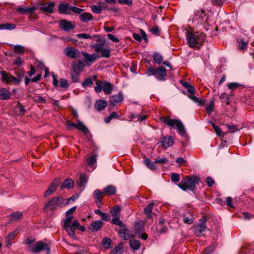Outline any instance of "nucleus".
<instances>
[{
    "label": "nucleus",
    "instance_id": "1",
    "mask_svg": "<svg viewBox=\"0 0 254 254\" xmlns=\"http://www.w3.org/2000/svg\"><path fill=\"white\" fill-rule=\"evenodd\" d=\"M160 120L162 123L170 127L176 128L178 132L181 135H184L186 134L185 127L181 121L172 119L169 117H161Z\"/></svg>",
    "mask_w": 254,
    "mask_h": 254
},
{
    "label": "nucleus",
    "instance_id": "2",
    "mask_svg": "<svg viewBox=\"0 0 254 254\" xmlns=\"http://www.w3.org/2000/svg\"><path fill=\"white\" fill-rule=\"evenodd\" d=\"M200 178L195 176H190L183 178L178 186L182 190L186 191L190 190L193 191L195 188V185L200 182Z\"/></svg>",
    "mask_w": 254,
    "mask_h": 254
},
{
    "label": "nucleus",
    "instance_id": "3",
    "mask_svg": "<svg viewBox=\"0 0 254 254\" xmlns=\"http://www.w3.org/2000/svg\"><path fill=\"white\" fill-rule=\"evenodd\" d=\"M186 37L187 43L191 48L195 47L197 44H201L205 40V35L203 33L188 32Z\"/></svg>",
    "mask_w": 254,
    "mask_h": 254
},
{
    "label": "nucleus",
    "instance_id": "4",
    "mask_svg": "<svg viewBox=\"0 0 254 254\" xmlns=\"http://www.w3.org/2000/svg\"><path fill=\"white\" fill-rule=\"evenodd\" d=\"M72 220L71 217H69L65 218L63 227L68 235L72 238L74 239L75 238V231L77 227L79 226V223L76 220L71 222Z\"/></svg>",
    "mask_w": 254,
    "mask_h": 254
},
{
    "label": "nucleus",
    "instance_id": "5",
    "mask_svg": "<svg viewBox=\"0 0 254 254\" xmlns=\"http://www.w3.org/2000/svg\"><path fill=\"white\" fill-rule=\"evenodd\" d=\"M105 40L102 42L101 43L95 44L93 47L95 49V51L98 54L100 55L99 56L100 57H104L108 58L110 57L111 50L110 48H107L105 47Z\"/></svg>",
    "mask_w": 254,
    "mask_h": 254
},
{
    "label": "nucleus",
    "instance_id": "6",
    "mask_svg": "<svg viewBox=\"0 0 254 254\" xmlns=\"http://www.w3.org/2000/svg\"><path fill=\"white\" fill-rule=\"evenodd\" d=\"M64 201V199L62 197L59 196L54 197L50 199L46 205L45 209L54 210L56 209L58 207L62 205Z\"/></svg>",
    "mask_w": 254,
    "mask_h": 254
},
{
    "label": "nucleus",
    "instance_id": "7",
    "mask_svg": "<svg viewBox=\"0 0 254 254\" xmlns=\"http://www.w3.org/2000/svg\"><path fill=\"white\" fill-rule=\"evenodd\" d=\"M1 76V80L7 83H12L15 84H18L20 80L12 75L11 74L6 72L5 71L1 70L0 72Z\"/></svg>",
    "mask_w": 254,
    "mask_h": 254
},
{
    "label": "nucleus",
    "instance_id": "8",
    "mask_svg": "<svg viewBox=\"0 0 254 254\" xmlns=\"http://www.w3.org/2000/svg\"><path fill=\"white\" fill-rule=\"evenodd\" d=\"M42 251H46L48 254L50 252V247L48 244L41 241H39L35 247L29 249V251L33 253H38Z\"/></svg>",
    "mask_w": 254,
    "mask_h": 254
},
{
    "label": "nucleus",
    "instance_id": "9",
    "mask_svg": "<svg viewBox=\"0 0 254 254\" xmlns=\"http://www.w3.org/2000/svg\"><path fill=\"white\" fill-rule=\"evenodd\" d=\"M64 53L67 57L71 59H76L81 56V53L78 50L70 47H66Z\"/></svg>",
    "mask_w": 254,
    "mask_h": 254
},
{
    "label": "nucleus",
    "instance_id": "10",
    "mask_svg": "<svg viewBox=\"0 0 254 254\" xmlns=\"http://www.w3.org/2000/svg\"><path fill=\"white\" fill-rule=\"evenodd\" d=\"M195 234L197 236H203L206 231V223L202 222L193 226Z\"/></svg>",
    "mask_w": 254,
    "mask_h": 254
},
{
    "label": "nucleus",
    "instance_id": "11",
    "mask_svg": "<svg viewBox=\"0 0 254 254\" xmlns=\"http://www.w3.org/2000/svg\"><path fill=\"white\" fill-rule=\"evenodd\" d=\"M59 26L60 28L63 29L64 31H68L75 27V24L74 22L63 19L60 21Z\"/></svg>",
    "mask_w": 254,
    "mask_h": 254
},
{
    "label": "nucleus",
    "instance_id": "12",
    "mask_svg": "<svg viewBox=\"0 0 254 254\" xmlns=\"http://www.w3.org/2000/svg\"><path fill=\"white\" fill-rule=\"evenodd\" d=\"M81 53L84 58V62L87 65H90L99 58V56L96 54L90 55L87 53L83 52H82Z\"/></svg>",
    "mask_w": 254,
    "mask_h": 254
},
{
    "label": "nucleus",
    "instance_id": "13",
    "mask_svg": "<svg viewBox=\"0 0 254 254\" xmlns=\"http://www.w3.org/2000/svg\"><path fill=\"white\" fill-rule=\"evenodd\" d=\"M159 143L164 148L166 149L173 145L174 139L170 136H166L160 139Z\"/></svg>",
    "mask_w": 254,
    "mask_h": 254
},
{
    "label": "nucleus",
    "instance_id": "14",
    "mask_svg": "<svg viewBox=\"0 0 254 254\" xmlns=\"http://www.w3.org/2000/svg\"><path fill=\"white\" fill-rule=\"evenodd\" d=\"M60 181L55 179L50 185L49 189L45 191L44 196L47 197L52 194L57 189Z\"/></svg>",
    "mask_w": 254,
    "mask_h": 254
},
{
    "label": "nucleus",
    "instance_id": "15",
    "mask_svg": "<svg viewBox=\"0 0 254 254\" xmlns=\"http://www.w3.org/2000/svg\"><path fill=\"white\" fill-rule=\"evenodd\" d=\"M72 67L74 72L76 74H79L83 71L85 65L81 61H75L72 64Z\"/></svg>",
    "mask_w": 254,
    "mask_h": 254
},
{
    "label": "nucleus",
    "instance_id": "16",
    "mask_svg": "<svg viewBox=\"0 0 254 254\" xmlns=\"http://www.w3.org/2000/svg\"><path fill=\"white\" fill-rule=\"evenodd\" d=\"M35 10L34 7L23 8L20 6L16 7V11L20 14H25L27 13H32Z\"/></svg>",
    "mask_w": 254,
    "mask_h": 254
},
{
    "label": "nucleus",
    "instance_id": "17",
    "mask_svg": "<svg viewBox=\"0 0 254 254\" xmlns=\"http://www.w3.org/2000/svg\"><path fill=\"white\" fill-rule=\"evenodd\" d=\"M102 226L103 223L101 221H94L90 224L89 229L93 232H97Z\"/></svg>",
    "mask_w": 254,
    "mask_h": 254
},
{
    "label": "nucleus",
    "instance_id": "18",
    "mask_svg": "<svg viewBox=\"0 0 254 254\" xmlns=\"http://www.w3.org/2000/svg\"><path fill=\"white\" fill-rule=\"evenodd\" d=\"M74 182L70 178L66 179L63 183L61 189L66 188L67 189H70L73 188Z\"/></svg>",
    "mask_w": 254,
    "mask_h": 254
},
{
    "label": "nucleus",
    "instance_id": "19",
    "mask_svg": "<svg viewBox=\"0 0 254 254\" xmlns=\"http://www.w3.org/2000/svg\"><path fill=\"white\" fill-rule=\"evenodd\" d=\"M116 192V188L112 185H109L103 190V192L106 195H110L114 194Z\"/></svg>",
    "mask_w": 254,
    "mask_h": 254
},
{
    "label": "nucleus",
    "instance_id": "20",
    "mask_svg": "<svg viewBox=\"0 0 254 254\" xmlns=\"http://www.w3.org/2000/svg\"><path fill=\"white\" fill-rule=\"evenodd\" d=\"M10 97V93L6 88H2L0 89V99L7 100Z\"/></svg>",
    "mask_w": 254,
    "mask_h": 254
},
{
    "label": "nucleus",
    "instance_id": "21",
    "mask_svg": "<svg viewBox=\"0 0 254 254\" xmlns=\"http://www.w3.org/2000/svg\"><path fill=\"white\" fill-rule=\"evenodd\" d=\"M154 205V203L153 202H151L148 203L144 208V212L148 218H151L152 217L151 213Z\"/></svg>",
    "mask_w": 254,
    "mask_h": 254
},
{
    "label": "nucleus",
    "instance_id": "22",
    "mask_svg": "<svg viewBox=\"0 0 254 254\" xmlns=\"http://www.w3.org/2000/svg\"><path fill=\"white\" fill-rule=\"evenodd\" d=\"M123 93H119L118 94L112 96L111 102L113 105H114L116 103L122 102L123 100Z\"/></svg>",
    "mask_w": 254,
    "mask_h": 254
},
{
    "label": "nucleus",
    "instance_id": "23",
    "mask_svg": "<svg viewBox=\"0 0 254 254\" xmlns=\"http://www.w3.org/2000/svg\"><path fill=\"white\" fill-rule=\"evenodd\" d=\"M107 105V103L106 101L100 100L96 102L95 107L97 111H100L103 110Z\"/></svg>",
    "mask_w": 254,
    "mask_h": 254
},
{
    "label": "nucleus",
    "instance_id": "24",
    "mask_svg": "<svg viewBox=\"0 0 254 254\" xmlns=\"http://www.w3.org/2000/svg\"><path fill=\"white\" fill-rule=\"evenodd\" d=\"M25 108L20 104H18L14 108V112L19 116L23 115L25 114Z\"/></svg>",
    "mask_w": 254,
    "mask_h": 254
},
{
    "label": "nucleus",
    "instance_id": "25",
    "mask_svg": "<svg viewBox=\"0 0 254 254\" xmlns=\"http://www.w3.org/2000/svg\"><path fill=\"white\" fill-rule=\"evenodd\" d=\"M183 221L187 224H192L193 221V217L190 213L188 212L184 215Z\"/></svg>",
    "mask_w": 254,
    "mask_h": 254
},
{
    "label": "nucleus",
    "instance_id": "26",
    "mask_svg": "<svg viewBox=\"0 0 254 254\" xmlns=\"http://www.w3.org/2000/svg\"><path fill=\"white\" fill-rule=\"evenodd\" d=\"M112 85L107 82H104L103 86V90L104 92L107 94H110L112 91Z\"/></svg>",
    "mask_w": 254,
    "mask_h": 254
},
{
    "label": "nucleus",
    "instance_id": "27",
    "mask_svg": "<svg viewBox=\"0 0 254 254\" xmlns=\"http://www.w3.org/2000/svg\"><path fill=\"white\" fill-rule=\"evenodd\" d=\"M80 18L82 22H86L91 20L93 16L90 13L85 12L80 15Z\"/></svg>",
    "mask_w": 254,
    "mask_h": 254
},
{
    "label": "nucleus",
    "instance_id": "28",
    "mask_svg": "<svg viewBox=\"0 0 254 254\" xmlns=\"http://www.w3.org/2000/svg\"><path fill=\"white\" fill-rule=\"evenodd\" d=\"M156 75H158V78L161 79L166 75V70L164 67H160L156 69Z\"/></svg>",
    "mask_w": 254,
    "mask_h": 254
},
{
    "label": "nucleus",
    "instance_id": "29",
    "mask_svg": "<svg viewBox=\"0 0 254 254\" xmlns=\"http://www.w3.org/2000/svg\"><path fill=\"white\" fill-rule=\"evenodd\" d=\"M76 128L81 130L85 134H87L89 132V130L86 127L82 122L79 121L77 123Z\"/></svg>",
    "mask_w": 254,
    "mask_h": 254
},
{
    "label": "nucleus",
    "instance_id": "30",
    "mask_svg": "<svg viewBox=\"0 0 254 254\" xmlns=\"http://www.w3.org/2000/svg\"><path fill=\"white\" fill-rule=\"evenodd\" d=\"M121 208L119 205H116L110 210V212L114 217H119L121 212Z\"/></svg>",
    "mask_w": 254,
    "mask_h": 254
},
{
    "label": "nucleus",
    "instance_id": "31",
    "mask_svg": "<svg viewBox=\"0 0 254 254\" xmlns=\"http://www.w3.org/2000/svg\"><path fill=\"white\" fill-rule=\"evenodd\" d=\"M13 52L16 54H23L24 53V47L20 45H14L13 47Z\"/></svg>",
    "mask_w": 254,
    "mask_h": 254
},
{
    "label": "nucleus",
    "instance_id": "32",
    "mask_svg": "<svg viewBox=\"0 0 254 254\" xmlns=\"http://www.w3.org/2000/svg\"><path fill=\"white\" fill-rule=\"evenodd\" d=\"M130 247L134 250H138L140 247V242L136 240H131L129 242Z\"/></svg>",
    "mask_w": 254,
    "mask_h": 254
},
{
    "label": "nucleus",
    "instance_id": "33",
    "mask_svg": "<svg viewBox=\"0 0 254 254\" xmlns=\"http://www.w3.org/2000/svg\"><path fill=\"white\" fill-rule=\"evenodd\" d=\"M54 6V3L53 2L50 3L47 5L41 7V10L47 11L50 13H53V8Z\"/></svg>",
    "mask_w": 254,
    "mask_h": 254
},
{
    "label": "nucleus",
    "instance_id": "34",
    "mask_svg": "<svg viewBox=\"0 0 254 254\" xmlns=\"http://www.w3.org/2000/svg\"><path fill=\"white\" fill-rule=\"evenodd\" d=\"M188 97L194 103H197L199 105H202L204 103V102L203 100L199 99L198 98L194 96V94H190L189 95Z\"/></svg>",
    "mask_w": 254,
    "mask_h": 254
},
{
    "label": "nucleus",
    "instance_id": "35",
    "mask_svg": "<svg viewBox=\"0 0 254 254\" xmlns=\"http://www.w3.org/2000/svg\"><path fill=\"white\" fill-rule=\"evenodd\" d=\"M248 41L244 39H240L238 41V47L241 51L245 50L247 46Z\"/></svg>",
    "mask_w": 254,
    "mask_h": 254
},
{
    "label": "nucleus",
    "instance_id": "36",
    "mask_svg": "<svg viewBox=\"0 0 254 254\" xmlns=\"http://www.w3.org/2000/svg\"><path fill=\"white\" fill-rule=\"evenodd\" d=\"M103 246L106 249H110L111 247L112 241L110 238H105L102 240Z\"/></svg>",
    "mask_w": 254,
    "mask_h": 254
},
{
    "label": "nucleus",
    "instance_id": "37",
    "mask_svg": "<svg viewBox=\"0 0 254 254\" xmlns=\"http://www.w3.org/2000/svg\"><path fill=\"white\" fill-rule=\"evenodd\" d=\"M123 252V247L122 245H120L116 247L112 250L110 252V254H122Z\"/></svg>",
    "mask_w": 254,
    "mask_h": 254
},
{
    "label": "nucleus",
    "instance_id": "38",
    "mask_svg": "<svg viewBox=\"0 0 254 254\" xmlns=\"http://www.w3.org/2000/svg\"><path fill=\"white\" fill-rule=\"evenodd\" d=\"M104 82L100 80L96 81V87H95V91L96 93H99L101 92L103 88Z\"/></svg>",
    "mask_w": 254,
    "mask_h": 254
},
{
    "label": "nucleus",
    "instance_id": "39",
    "mask_svg": "<svg viewBox=\"0 0 254 254\" xmlns=\"http://www.w3.org/2000/svg\"><path fill=\"white\" fill-rule=\"evenodd\" d=\"M214 106V102L213 100H211L208 104L206 106L205 109L207 113L210 115L213 111Z\"/></svg>",
    "mask_w": 254,
    "mask_h": 254
},
{
    "label": "nucleus",
    "instance_id": "40",
    "mask_svg": "<svg viewBox=\"0 0 254 254\" xmlns=\"http://www.w3.org/2000/svg\"><path fill=\"white\" fill-rule=\"evenodd\" d=\"M144 163L149 169L152 170L156 169V167L155 166L154 163L150 161L148 159H145Z\"/></svg>",
    "mask_w": 254,
    "mask_h": 254
},
{
    "label": "nucleus",
    "instance_id": "41",
    "mask_svg": "<svg viewBox=\"0 0 254 254\" xmlns=\"http://www.w3.org/2000/svg\"><path fill=\"white\" fill-rule=\"evenodd\" d=\"M119 117V116L116 112H113L110 114V115L108 118L105 119V122L106 123H109L112 119H117Z\"/></svg>",
    "mask_w": 254,
    "mask_h": 254
},
{
    "label": "nucleus",
    "instance_id": "42",
    "mask_svg": "<svg viewBox=\"0 0 254 254\" xmlns=\"http://www.w3.org/2000/svg\"><path fill=\"white\" fill-rule=\"evenodd\" d=\"M153 58L155 62L158 64H160L163 60L162 56L158 53L154 54Z\"/></svg>",
    "mask_w": 254,
    "mask_h": 254
},
{
    "label": "nucleus",
    "instance_id": "43",
    "mask_svg": "<svg viewBox=\"0 0 254 254\" xmlns=\"http://www.w3.org/2000/svg\"><path fill=\"white\" fill-rule=\"evenodd\" d=\"M92 11L96 14H99L102 12V8L100 5H92L91 7Z\"/></svg>",
    "mask_w": 254,
    "mask_h": 254
},
{
    "label": "nucleus",
    "instance_id": "44",
    "mask_svg": "<svg viewBox=\"0 0 254 254\" xmlns=\"http://www.w3.org/2000/svg\"><path fill=\"white\" fill-rule=\"evenodd\" d=\"M16 231H13L11 232L7 236V246L11 245V242L12 240L14 239L16 236Z\"/></svg>",
    "mask_w": 254,
    "mask_h": 254
},
{
    "label": "nucleus",
    "instance_id": "45",
    "mask_svg": "<svg viewBox=\"0 0 254 254\" xmlns=\"http://www.w3.org/2000/svg\"><path fill=\"white\" fill-rule=\"evenodd\" d=\"M88 180L87 175L81 174L80 176V186H84Z\"/></svg>",
    "mask_w": 254,
    "mask_h": 254
},
{
    "label": "nucleus",
    "instance_id": "46",
    "mask_svg": "<svg viewBox=\"0 0 254 254\" xmlns=\"http://www.w3.org/2000/svg\"><path fill=\"white\" fill-rule=\"evenodd\" d=\"M93 84L92 78H88L86 79L82 83V85L83 87H87L88 86H91Z\"/></svg>",
    "mask_w": 254,
    "mask_h": 254
},
{
    "label": "nucleus",
    "instance_id": "47",
    "mask_svg": "<svg viewBox=\"0 0 254 254\" xmlns=\"http://www.w3.org/2000/svg\"><path fill=\"white\" fill-rule=\"evenodd\" d=\"M68 5L64 4H61L59 6V10L61 13H67Z\"/></svg>",
    "mask_w": 254,
    "mask_h": 254
},
{
    "label": "nucleus",
    "instance_id": "48",
    "mask_svg": "<svg viewBox=\"0 0 254 254\" xmlns=\"http://www.w3.org/2000/svg\"><path fill=\"white\" fill-rule=\"evenodd\" d=\"M228 88L230 90H234L238 88L240 84L237 82H230L227 84Z\"/></svg>",
    "mask_w": 254,
    "mask_h": 254
},
{
    "label": "nucleus",
    "instance_id": "49",
    "mask_svg": "<svg viewBox=\"0 0 254 254\" xmlns=\"http://www.w3.org/2000/svg\"><path fill=\"white\" fill-rule=\"evenodd\" d=\"M22 215V213L21 212H16L12 213L10 215V217L12 220H16L20 218Z\"/></svg>",
    "mask_w": 254,
    "mask_h": 254
},
{
    "label": "nucleus",
    "instance_id": "50",
    "mask_svg": "<svg viewBox=\"0 0 254 254\" xmlns=\"http://www.w3.org/2000/svg\"><path fill=\"white\" fill-rule=\"evenodd\" d=\"M76 207L74 206L70 209H69L66 212L65 215V218H67L68 217H71V219H73V213L75 211Z\"/></svg>",
    "mask_w": 254,
    "mask_h": 254
},
{
    "label": "nucleus",
    "instance_id": "51",
    "mask_svg": "<svg viewBox=\"0 0 254 254\" xmlns=\"http://www.w3.org/2000/svg\"><path fill=\"white\" fill-rule=\"evenodd\" d=\"M102 193L103 192L99 190H96L93 193L94 198L98 200L99 202H100V198L102 196Z\"/></svg>",
    "mask_w": 254,
    "mask_h": 254
},
{
    "label": "nucleus",
    "instance_id": "52",
    "mask_svg": "<svg viewBox=\"0 0 254 254\" xmlns=\"http://www.w3.org/2000/svg\"><path fill=\"white\" fill-rule=\"evenodd\" d=\"M97 156L96 155H93L92 156H91L90 158H89L88 162L89 165H94L97 161Z\"/></svg>",
    "mask_w": 254,
    "mask_h": 254
},
{
    "label": "nucleus",
    "instance_id": "53",
    "mask_svg": "<svg viewBox=\"0 0 254 254\" xmlns=\"http://www.w3.org/2000/svg\"><path fill=\"white\" fill-rule=\"evenodd\" d=\"M60 86L62 88H67L69 86L67 81L64 79H60Z\"/></svg>",
    "mask_w": 254,
    "mask_h": 254
},
{
    "label": "nucleus",
    "instance_id": "54",
    "mask_svg": "<svg viewBox=\"0 0 254 254\" xmlns=\"http://www.w3.org/2000/svg\"><path fill=\"white\" fill-rule=\"evenodd\" d=\"M176 161L179 166L184 165L187 162V160L183 157H178L176 159Z\"/></svg>",
    "mask_w": 254,
    "mask_h": 254
},
{
    "label": "nucleus",
    "instance_id": "55",
    "mask_svg": "<svg viewBox=\"0 0 254 254\" xmlns=\"http://www.w3.org/2000/svg\"><path fill=\"white\" fill-rule=\"evenodd\" d=\"M212 125L216 133L219 136H223V132L221 129L219 127L215 126L213 123H212Z\"/></svg>",
    "mask_w": 254,
    "mask_h": 254
},
{
    "label": "nucleus",
    "instance_id": "56",
    "mask_svg": "<svg viewBox=\"0 0 254 254\" xmlns=\"http://www.w3.org/2000/svg\"><path fill=\"white\" fill-rule=\"evenodd\" d=\"M112 223L114 224L122 226H123V223L120 220L119 217H115L114 218H113L112 220Z\"/></svg>",
    "mask_w": 254,
    "mask_h": 254
},
{
    "label": "nucleus",
    "instance_id": "57",
    "mask_svg": "<svg viewBox=\"0 0 254 254\" xmlns=\"http://www.w3.org/2000/svg\"><path fill=\"white\" fill-rule=\"evenodd\" d=\"M171 180L174 182L178 183L180 181V175L177 173H173L171 175Z\"/></svg>",
    "mask_w": 254,
    "mask_h": 254
},
{
    "label": "nucleus",
    "instance_id": "58",
    "mask_svg": "<svg viewBox=\"0 0 254 254\" xmlns=\"http://www.w3.org/2000/svg\"><path fill=\"white\" fill-rule=\"evenodd\" d=\"M76 36L79 39H90L91 38L89 34L86 33L78 34Z\"/></svg>",
    "mask_w": 254,
    "mask_h": 254
},
{
    "label": "nucleus",
    "instance_id": "59",
    "mask_svg": "<svg viewBox=\"0 0 254 254\" xmlns=\"http://www.w3.org/2000/svg\"><path fill=\"white\" fill-rule=\"evenodd\" d=\"M4 29L12 30L15 28V25L11 23L3 24Z\"/></svg>",
    "mask_w": 254,
    "mask_h": 254
},
{
    "label": "nucleus",
    "instance_id": "60",
    "mask_svg": "<svg viewBox=\"0 0 254 254\" xmlns=\"http://www.w3.org/2000/svg\"><path fill=\"white\" fill-rule=\"evenodd\" d=\"M147 74L148 76H151L152 75H156V69H154L152 67L148 68Z\"/></svg>",
    "mask_w": 254,
    "mask_h": 254
},
{
    "label": "nucleus",
    "instance_id": "61",
    "mask_svg": "<svg viewBox=\"0 0 254 254\" xmlns=\"http://www.w3.org/2000/svg\"><path fill=\"white\" fill-rule=\"evenodd\" d=\"M101 216V219L103 220L106 221H109L110 220V217L109 214L103 212Z\"/></svg>",
    "mask_w": 254,
    "mask_h": 254
},
{
    "label": "nucleus",
    "instance_id": "62",
    "mask_svg": "<svg viewBox=\"0 0 254 254\" xmlns=\"http://www.w3.org/2000/svg\"><path fill=\"white\" fill-rule=\"evenodd\" d=\"M107 36L110 40L114 42H119L120 41V40L117 37L111 34H108Z\"/></svg>",
    "mask_w": 254,
    "mask_h": 254
},
{
    "label": "nucleus",
    "instance_id": "63",
    "mask_svg": "<svg viewBox=\"0 0 254 254\" xmlns=\"http://www.w3.org/2000/svg\"><path fill=\"white\" fill-rule=\"evenodd\" d=\"M69 10L72 11L73 12L76 13H80L83 10L82 9H80L78 7L75 6H70L69 8Z\"/></svg>",
    "mask_w": 254,
    "mask_h": 254
},
{
    "label": "nucleus",
    "instance_id": "64",
    "mask_svg": "<svg viewBox=\"0 0 254 254\" xmlns=\"http://www.w3.org/2000/svg\"><path fill=\"white\" fill-rule=\"evenodd\" d=\"M226 0H211L212 2L214 5H220L223 4Z\"/></svg>",
    "mask_w": 254,
    "mask_h": 254
}]
</instances>
